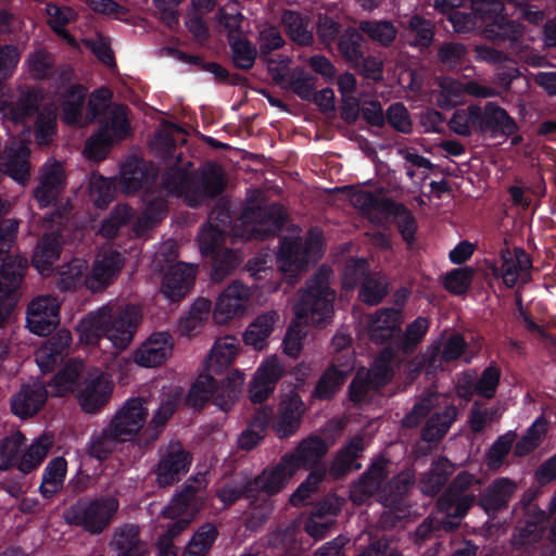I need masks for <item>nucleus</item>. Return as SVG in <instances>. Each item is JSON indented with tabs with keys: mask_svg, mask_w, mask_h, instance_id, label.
<instances>
[{
	"mask_svg": "<svg viewBox=\"0 0 556 556\" xmlns=\"http://www.w3.org/2000/svg\"><path fill=\"white\" fill-rule=\"evenodd\" d=\"M239 350L238 340L228 336L218 339L204 361L206 372L199 375L186 397V404L193 409H202L212 402L220 410L229 412L241 394L243 375L237 370L219 381L214 375H222L233 362Z\"/></svg>",
	"mask_w": 556,
	"mask_h": 556,
	"instance_id": "obj_1",
	"label": "nucleus"
},
{
	"mask_svg": "<svg viewBox=\"0 0 556 556\" xmlns=\"http://www.w3.org/2000/svg\"><path fill=\"white\" fill-rule=\"evenodd\" d=\"M331 274V268L323 265L299 290L293 305L295 321L290 324L282 341L286 355L292 358L300 355L306 336L302 325L320 327L331 319L336 299L329 281Z\"/></svg>",
	"mask_w": 556,
	"mask_h": 556,
	"instance_id": "obj_2",
	"label": "nucleus"
},
{
	"mask_svg": "<svg viewBox=\"0 0 556 556\" xmlns=\"http://www.w3.org/2000/svg\"><path fill=\"white\" fill-rule=\"evenodd\" d=\"M450 22L455 31L479 30L486 40L517 55L527 47L523 25L508 17L502 0H472L470 12L453 11Z\"/></svg>",
	"mask_w": 556,
	"mask_h": 556,
	"instance_id": "obj_3",
	"label": "nucleus"
},
{
	"mask_svg": "<svg viewBox=\"0 0 556 556\" xmlns=\"http://www.w3.org/2000/svg\"><path fill=\"white\" fill-rule=\"evenodd\" d=\"M162 182L169 193L184 198L185 203L192 208L217 198L227 186L225 172L212 161L192 172L175 164L166 168Z\"/></svg>",
	"mask_w": 556,
	"mask_h": 556,
	"instance_id": "obj_4",
	"label": "nucleus"
},
{
	"mask_svg": "<svg viewBox=\"0 0 556 556\" xmlns=\"http://www.w3.org/2000/svg\"><path fill=\"white\" fill-rule=\"evenodd\" d=\"M142 320V312L134 304L104 306L97 314L84 319L78 329L80 339L97 344L101 338L109 339L118 350L129 346Z\"/></svg>",
	"mask_w": 556,
	"mask_h": 556,
	"instance_id": "obj_5",
	"label": "nucleus"
},
{
	"mask_svg": "<svg viewBox=\"0 0 556 556\" xmlns=\"http://www.w3.org/2000/svg\"><path fill=\"white\" fill-rule=\"evenodd\" d=\"M119 510V501L111 494L80 497L63 511L66 525L79 528L90 536L106 532Z\"/></svg>",
	"mask_w": 556,
	"mask_h": 556,
	"instance_id": "obj_6",
	"label": "nucleus"
},
{
	"mask_svg": "<svg viewBox=\"0 0 556 556\" xmlns=\"http://www.w3.org/2000/svg\"><path fill=\"white\" fill-rule=\"evenodd\" d=\"M294 475L290 462L282 456L276 466L266 467L256 477L249 478L256 504V509L248 518L249 528H256L268 520L274 510L270 497L280 493Z\"/></svg>",
	"mask_w": 556,
	"mask_h": 556,
	"instance_id": "obj_7",
	"label": "nucleus"
},
{
	"mask_svg": "<svg viewBox=\"0 0 556 556\" xmlns=\"http://www.w3.org/2000/svg\"><path fill=\"white\" fill-rule=\"evenodd\" d=\"M130 135V125L124 109L113 110L99 129L86 141L85 152L89 159L104 160L112 146Z\"/></svg>",
	"mask_w": 556,
	"mask_h": 556,
	"instance_id": "obj_8",
	"label": "nucleus"
},
{
	"mask_svg": "<svg viewBox=\"0 0 556 556\" xmlns=\"http://www.w3.org/2000/svg\"><path fill=\"white\" fill-rule=\"evenodd\" d=\"M241 216L244 223L253 225L252 237L257 240H266L277 235L286 223L285 210L277 203L245 206Z\"/></svg>",
	"mask_w": 556,
	"mask_h": 556,
	"instance_id": "obj_9",
	"label": "nucleus"
},
{
	"mask_svg": "<svg viewBox=\"0 0 556 556\" xmlns=\"http://www.w3.org/2000/svg\"><path fill=\"white\" fill-rule=\"evenodd\" d=\"M147 416V401L143 397H130L125 401L108 425L109 432L116 433L126 441L143 428Z\"/></svg>",
	"mask_w": 556,
	"mask_h": 556,
	"instance_id": "obj_10",
	"label": "nucleus"
},
{
	"mask_svg": "<svg viewBox=\"0 0 556 556\" xmlns=\"http://www.w3.org/2000/svg\"><path fill=\"white\" fill-rule=\"evenodd\" d=\"M27 328L30 332L46 337L51 334L60 324V303L52 295L34 299L26 315Z\"/></svg>",
	"mask_w": 556,
	"mask_h": 556,
	"instance_id": "obj_11",
	"label": "nucleus"
},
{
	"mask_svg": "<svg viewBox=\"0 0 556 556\" xmlns=\"http://www.w3.org/2000/svg\"><path fill=\"white\" fill-rule=\"evenodd\" d=\"M473 118L477 119V132L491 138L510 137L519 129L516 121L496 102H486L483 108L478 105Z\"/></svg>",
	"mask_w": 556,
	"mask_h": 556,
	"instance_id": "obj_12",
	"label": "nucleus"
},
{
	"mask_svg": "<svg viewBox=\"0 0 556 556\" xmlns=\"http://www.w3.org/2000/svg\"><path fill=\"white\" fill-rule=\"evenodd\" d=\"M88 90L81 84L61 81L54 90V100L60 108V118L68 126L81 124Z\"/></svg>",
	"mask_w": 556,
	"mask_h": 556,
	"instance_id": "obj_13",
	"label": "nucleus"
},
{
	"mask_svg": "<svg viewBox=\"0 0 556 556\" xmlns=\"http://www.w3.org/2000/svg\"><path fill=\"white\" fill-rule=\"evenodd\" d=\"M113 386L104 372H90L78 389V402L87 414L99 413L110 401Z\"/></svg>",
	"mask_w": 556,
	"mask_h": 556,
	"instance_id": "obj_14",
	"label": "nucleus"
},
{
	"mask_svg": "<svg viewBox=\"0 0 556 556\" xmlns=\"http://www.w3.org/2000/svg\"><path fill=\"white\" fill-rule=\"evenodd\" d=\"M306 407L296 392L283 396L279 403L277 415H274L271 429L279 439L294 435L301 427Z\"/></svg>",
	"mask_w": 556,
	"mask_h": 556,
	"instance_id": "obj_15",
	"label": "nucleus"
},
{
	"mask_svg": "<svg viewBox=\"0 0 556 556\" xmlns=\"http://www.w3.org/2000/svg\"><path fill=\"white\" fill-rule=\"evenodd\" d=\"M125 257L116 250H104L97 255L87 276V288L92 292L106 289L119 275Z\"/></svg>",
	"mask_w": 556,
	"mask_h": 556,
	"instance_id": "obj_16",
	"label": "nucleus"
},
{
	"mask_svg": "<svg viewBox=\"0 0 556 556\" xmlns=\"http://www.w3.org/2000/svg\"><path fill=\"white\" fill-rule=\"evenodd\" d=\"M64 245V237L60 228L47 230L39 236L31 255V265L45 277L55 269Z\"/></svg>",
	"mask_w": 556,
	"mask_h": 556,
	"instance_id": "obj_17",
	"label": "nucleus"
},
{
	"mask_svg": "<svg viewBox=\"0 0 556 556\" xmlns=\"http://www.w3.org/2000/svg\"><path fill=\"white\" fill-rule=\"evenodd\" d=\"M49 391L41 380L23 383L10 399L11 412L21 419L38 414L47 403Z\"/></svg>",
	"mask_w": 556,
	"mask_h": 556,
	"instance_id": "obj_18",
	"label": "nucleus"
},
{
	"mask_svg": "<svg viewBox=\"0 0 556 556\" xmlns=\"http://www.w3.org/2000/svg\"><path fill=\"white\" fill-rule=\"evenodd\" d=\"M501 265L493 266L495 277H502L507 288H514L523 276L530 277L533 267L532 257L523 248L516 247L511 252L508 248L500 251Z\"/></svg>",
	"mask_w": 556,
	"mask_h": 556,
	"instance_id": "obj_19",
	"label": "nucleus"
},
{
	"mask_svg": "<svg viewBox=\"0 0 556 556\" xmlns=\"http://www.w3.org/2000/svg\"><path fill=\"white\" fill-rule=\"evenodd\" d=\"M66 187V174L61 162L46 163L40 169L39 184L34 197L40 207L54 205Z\"/></svg>",
	"mask_w": 556,
	"mask_h": 556,
	"instance_id": "obj_20",
	"label": "nucleus"
},
{
	"mask_svg": "<svg viewBox=\"0 0 556 556\" xmlns=\"http://www.w3.org/2000/svg\"><path fill=\"white\" fill-rule=\"evenodd\" d=\"M402 323L403 316L400 309L394 307L378 309L368 325L370 341L377 345L386 344V346L395 348Z\"/></svg>",
	"mask_w": 556,
	"mask_h": 556,
	"instance_id": "obj_21",
	"label": "nucleus"
},
{
	"mask_svg": "<svg viewBox=\"0 0 556 556\" xmlns=\"http://www.w3.org/2000/svg\"><path fill=\"white\" fill-rule=\"evenodd\" d=\"M285 372L283 365L277 356L264 362L254 374L250 387L249 397L254 404H262L276 389V384Z\"/></svg>",
	"mask_w": 556,
	"mask_h": 556,
	"instance_id": "obj_22",
	"label": "nucleus"
},
{
	"mask_svg": "<svg viewBox=\"0 0 556 556\" xmlns=\"http://www.w3.org/2000/svg\"><path fill=\"white\" fill-rule=\"evenodd\" d=\"M365 452V441L362 434H355L339 448L328 468V475L334 480L346 477L352 471L362 468L358 462Z\"/></svg>",
	"mask_w": 556,
	"mask_h": 556,
	"instance_id": "obj_23",
	"label": "nucleus"
},
{
	"mask_svg": "<svg viewBox=\"0 0 556 556\" xmlns=\"http://www.w3.org/2000/svg\"><path fill=\"white\" fill-rule=\"evenodd\" d=\"M173 337L166 331L152 333L134 354V361L141 367L152 368L162 365L172 354Z\"/></svg>",
	"mask_w": 556,
	"mask_h": 556,
	"instance_id": "obj_24",
	"label": "nucleus"
},
{
	"mask_svg": "<svg viewBox=\"0 0 556 556\" xmlns=\"http://www.w3.org/2000/svg\"><path fill=\"white\" fill-rule=\"evenodd\" d=\"M329 445L317 434L303 439L295 450L283 456L290 462L291 468L296 472L300 468L308 469L316 466H325L321 459L328 453Z\"/></svg>",
	"mask_w": 556,
	"mask_h": 556,
	"instance_id": "obj_25",
	"label": "nucleus"
},
{
	"mask_svg": "<svg viewBox=\"0 0 556 556\" xmlns=\"http://www.w3.org/2000/svg\"><path fill=\"white\" fill-rule=\"evenodd\" d=\"M518 485L516 481L507 477H500L494 479L481 493L478 505L489 515L495 516L500 511L505 510L515 493Z\"/></svg>",
	"mask_w": 556,
	"mask_h": 556,
	"instance_id": "obj_26",
	"label": "nucleus"
},
{
	"mask_svg": "<svg viewBox=\"0 0 556 556\" xmlns=\"http://www.w3.org/2000/svg\"><path fill=\"white\" fill-rule=\"evenodd\" d=\"M308 262L309 249L301 239L285 237L280 241L277 265L285 275L296 277L301 271L307 269Z\"/></svg>",
	"mask_w": 556,
	"mask_h": 556,
	"instance_id": "obj_27",
	"label": "nucleus"
},
{
	"mask_svg": "<svg viewBox=\"0 0 556 556\" xmlns=\"http://www.w3.org/2000/svg\"><path fill=\"white\" fill-rule=\"evenodd\" d=\"M191 454L186 450L172 447L159 462L156 481L161 488L177 483L190 468Z\"/></svg>",
	"mask_w": 556,
	"mask_h": 556,
	"instance_id": "obj_28",
	"label": "nucleus"
},
{
	"mask_svg": "<svg viewBox=\"0 0 556 556\" xmlns=\"http://www.w3.org/2000/svg\"><path fill=\"white\" fill-rule=\"evenodd\" d=\"M249 296L250 289L247 286L238 280L232 281L216 300L213 313L216 323H226L242 314Z\"/></svg>",
	"mask_w": 556,
	"mask_h": 556,
	"instance_id": "obj_29",
	"label": "nucleus"
},
{
	"mask_svg": "<svg viewBox=\"0 0 556 556\" xmlns=\"http://www.w3.org/2000/svg\"><path fill=\"white\" fill-rule=\"evenodd\" d=\"M195 279V268L186 263L170 266L162 279L161 291L170 302H178L189 292Z\"/></svg>",
	"mask_w": 556,
	"mask_h": 556,
	"instance_id": "obj_30",
	"label": "nucleus"
},
{
	"mask_svg": "<svg viewBox=\"0 0 556 556\" xmlns=\"http://www.w3.org/2000/svg\"><path fill=\"white\" fill-rule=\"evenodd\" d=\"M72 340L70 330L60 329L46 342L36 355V361L41 371L54 370L67 354Z\"/></svg>",
	"mask_w": 556,
	"mask_h": 556,
	"instance_id": "obj_31",
	"label": "nucleus"
},
{
	"mask_svg": "<svg viewBox=\"0 0 556 556\" xmlns=\"http://www.w3.org/2000/svg\"><path fill=\"white\" fill-rule=\"evenodd\" d=\"M112 546L117 556H146L147 545L140 539V529L137 525L125 523L114 530Z\"/></svg>",
	"mask_w": 556,
	"mask_h": 556,
	"instance_id": "obj_32",
	"label": "nucleus"
},
{
	"mask_svg": "<svg viewBox=\"0 0 556 556\" xmlns=\"http://www.w3.org/2000/svg\"><path fill=\"white\" fill-rule=\"evenodd\" d=\"M227 40L233 66L243 71L251 70L257 58L256 47L247 37L241 36L240 27L230 29Z\"/></svg>",
	"mask_w": 556,
	"mask_h": 556,
	"instance_id": "obj_33",
	"label": "nucleus"
},
{
	"mask_svg": "<svg viewBox=\"0 0 556 556\" xmlns=\"http://www.w3.org/2000/svg\"><path fill=\"white\" fill-rule=\"evenodd\" d=\"M454 472V465L446 457L433 460L429 470L420 478L419 485L422 493L434 496L446 484Z\"/></svg>",
	"mask_w": 556,
	"mask_h": 556,
	"instance_id": "obj_34",
	"label": "nucleus"
},
{
	"mask_svg": "<svg viewBox=\"0 0 556 556\" xmlns=\"http://www.w3.org/2000/svg\"><path fill=\"white\" fill-rule=\"evenodd\" d=\"M396 353L394 348L384 346L375 357L370 369L365 374L374 390L386 387L392 380L394 374L392 364Z\"/></svg>",
	"mask_w": 556,
	"mask_h": 556,
	"instance_id": "obj_35",
	"label": "nucleus"
},
{
	"mask_svg": "<svg viewBox=\"0 0 556 556\" xmlns=\"http://www.w3.org/2000/svg\"><path fill=\"white\" fill-rule=\"evenodd\" d=\"M548 516L540 509L533 508L526 513L525 520L518 530V540L522 545L540 542L547 530Z\"/></svg>",
	"mask_w": 556,
	"mask_h": 556,
	"instance_id": "obj_36",
	"label": "nucleus"
},
{
	"mask_svg": "<svg viewBox=\"0 0 556 556\" xmlns=\"http://www.w3.org/2000/svg\"><path fill=\"white\" fill-rule=\"evenodd\" d=\"M83 363L70 361L61 368L49 383L53 396H64L68 393L78 391L81 378Z\"/></svg>",
	"mask_w": 556,
	"mask_h": 556,
	"instance_id": "obj_37",
	"label": "nucleus"
},
{
	"mask_svg": "<svg viewBox=\"0 0 556 556\" xmlns=\"http://www.w3.org/2000/svg\"><path fill=\"white\" fill-rule=\"evenodd\" d=\"M428 329V318L422 316L415 318L406 326L405 331L400 330L397 340L395 341L396 352L405 356L414 354L427 334Z\"/></svg>",
	"mask_w": 556,
	"mask_h": 556,
	"instance_id": "obj_38",
	"label": "nucleus"
},
{
	"mask_svg": "<svg viewBox=\"0 0 556 556\" xmlns=\"http://www.w3.org/2000/svg\"><path fill=\"white\" fill-rule=\"evenodd\" d=\"M457 410L455 406H447L442 412L430 416L421 430V440L428 443H438L447 433L456 420Z\"/></svg>",
	"mask_w": 556,
	"mask_h": 556,
	"instance_id": "obj_39",
	"label": "nucleus"
},
{
	"mask_svg": "<svg viewBox=\"0 0 556 556\" xmlns=\"http://www.w3.org/2000/svg\"><path fill=\"white\" fill-rule=\"evenodd\" d=\"M67 463L64 457H54L42 472L39 492L46 500H51L63 488Z\"/></svg>",
	"mask_w": 556,
	"mask_h": 556,
	"instance_id": "obj_40",
	"label": "nucleus"
},
{
	"mask_svg": "<svg viewBox=\"0 0 556 556\" xmlns=\"http://www.w3.org/2000/svg\"><path fill=\"white\" fill-rule=\"evenodd\" d=\"M177 407V402L173 399L163 401L152 416L148 426L143 429V432L139 438L140 443L144 446L154 443L163 432L168 420L176 413Z\"/></svg>",
	"mask_w": 556,
	"mask_h": 556,
	"instance_id": "obj_41",
	"label": "nucleus"
},
{
	"mask_svg": "<svg viewBox=\"0 0 556 556\" xmlns=\"http://www.w3.org/2000/svg\"><path fill=\"white\" fill-rule=\"evenodd\" d=\"M383 215L394 218L403 241L410 248L416 241V232L418 229L414 214L403 203L392 200Z\"/></svg>",
	"mask_w": 556,
	"mask_h": 556,
	"instance_id": "obj_42",
	"label": "nucleus"
},
{
	"mask_svg": "<svg viewBox=\"0 0 556 556\" xmlns=\"http://www.w3.org/2000/svg\"><path fill=\"white\" fill-rule=\"evenodd\" d=\"M277 319L278 315L274 311L257 316L243 333L245 344L262 350L267 338L271 334Z\"/></svg>",
	"mask_w": 556,
	"mask_h": 556,
	"instance_id": "obj_43",
	"label": "nucleus"
},
{
	"mask_svg": "<svg viewBox=\"0 0 556 556\" xmlns=\"http://www.w3.org/2000/svg\"><path fill=\"white\" fill-rule=\"evenodd\" d=\"M282 24L289 38L299 46H309L314 41L309 28V18L299 12L286 10L282 14Z\"/></svg>",
	"mask_w": 556,
	"mask_h": 556,
	"instance_id": "obj_44",
	"label": "nucleus"
},
{
	"mask_svg": "<svg viewBox=\"0 0 556 556\" xmlns=\"http://www.w3.org/2000/svg\"><path fill=\"white\" fill-rule=\"evenodd\" d=\"M348 374L337 366H329L316 382L312 396L319 401H329L339 392Z\"/></svg>",
	"mask_w": 556,
	"mask_h": 556,
	"instance_id": "obj_45",
	"label": "nucleus"
},
{
	"mask_svg": "<svg viewBox=\"0 0 556 556\" xmlns=\"http://www.w3.org/2000/svg\"><path fill=\"white\" fill-rule=\"evenodd\" d=\"M42 100L40 90L31 88L23 92L20 98L7 109V115L15 124L24 122L33 116L39 108Z\"/></svg>",
	"mask_w": 556,
	"mask_h": 556,
	"instance_id": "obj_46",
	"label": "nucleus"
},
{
	"mask_svg": "<svg viewBox=\"0 0 556 556\" xmlns=\"http://www.w3.org/2000/svg\"><path fill=\"white\" fill-rule=\"evenodd\" d=\"M88 264L85 260L73 258L59 270V288L63 291L76 290L87 287Z\"/></svg>",
	"mask_w": 556,
	"mask_h": 556,
	"instance_id": "obj_47",
	"label": "nucleus"
},
{
	"mask_svg": "<svg viewBox=\"0 0 556 556\" xmlns=\"http://www.w3.org/2000/svg\"><path fill=\"white\" fill-rule=\"evenodd\" d=\"M416 482L414 469H405L395 475L383 488L382 493L390 504H400Z\"/></svg>",
	"mask_w": 556,
	"mask_h": 556,
	"instance_id": "obj_48",
	"label": "nucleus"
},
{
	"mask_svg": "<svg viewBox=\"0 0 556 556\" xmlns=\"http://www.w3.org/2000/svg\"><path fill=\"white\" fill-rule=\"evenodd\" d=\"M216 496L225 506H231L240 498H245L249 501L251 513L256 509L253 489L249 485V478H244L241 482L230 481L225 483L217 490Z\"/></svg>",
	"mask_w": 556,
	"mask_h": 556,
	"instance_id": "obj_49",
	"label": "nucleus"
},
{
	"mask_svg": "<svg viewBox=\"0 0 556 556\" xmlns=\"http://www.w3.org/2000/svg\"><path fill=\"white\" fill-rule=\"evenodd\" d=\"M438 86L440 92L435 101L442 110H452L464 101L466 96L465 84L451 77H440Z\"/></svg>",
	"mask_w": 556,
	"mask_h": 556,
	"instance_id": "obj_50",
	"label": "nucleus"
},
{
	"mask_svg": "<svg viewBox=\"0 0 556 556\" xmlns=\"http://www.w3.org/2000/svg\"><path fill=\"white\" fill-rule=\"evenodd\" d=\"M122 179L126 191L131 193L148 187L152 180L146 163L139 159L126 162L122 169Z\"/></svg>",
	"mask_w": 556,
	"mask_h": 556,
	"instance_id": "obj_51",
	"label": "nucleus"
},
{
	"mask_svg": "<svg viewBox=\"0 0 556 556\" xmlns=\"http://www.w3.org/2000/svg\"><path fill=\"white\" fill-rule=\"evenodd\" d=\"M135 211L128 204L115 205L109 216L101 223L99 233L106 239L117 237L119 229L127 226L134 218Z\"/></svg>",
	"mask_w": 556,
	"mask_h": 556,
	"instance_id": "obj_52",
	"label": "nucleus"
},
{
	"mask_svg": "<svg viewBox=\"0 0 556 556\" xmlns=\"http://www.w3.org/2000/svg\"><path fill=\"white\" fill-rule=\"evenodd\" d=\"M211 261V279L213 282H220L241 264V256L238 251L225 248L217 255H213Z\"/></svg>",
	"mask_w": 556,
	"mask_h": 556,
	"instance_id": "obj_53",
	"label": "nucleus"
},
{
	"mask_svg": "<svg viewBox=\"0 0 556 556\" xmlns=\"http://www.w3.org/2000/svg\"><path fill=\"white\" fill-rule=\"evenodd\" d=\"M546 433V422L539 417L527 430L526 433L515 443L514 454L517 457H525L535 451Z\"/></svg>",
	"mask_w": 556,
	"mask_h": 556,
	"instance_id": "obj_54",
	"label": "nucleus"
},
{
	"mask_svg": "<svg viewBox=\"0 0 556 556\" xmlns=\"http://www.w3.org/2000/svg\"><path fill=\"white\" fill-rule=\"evenodd\" d=\"M359 30L382 47H389L397 35L396 27L390 21H362Z\"/></svg>",
	"mask_w": 556,
	"mask_h": 556,
	"instance_id": "obj_55",
	"label": "nucleus"
},
{
	"mask_svg": "<svg viewBox=\"0 0 556 556\" xmlns=\"http://www.w3.org/2000/svg\"><path fill=\"white\" fill-rule=\"evenodd\" d=\"M475 269L470 266L453 268L443 279V287L453 295H465L471 287Z\"/></svg>",
	"mask_w": 556,
	"mask_h": 556,
	"instance_id": "obj_56",
	"label": "nucleus"
},
{
	"mask_svg": "<svg viewBox=\"0 0 556 556\" xmlns=\"http://www.w3.org/2000/svg\"><path fill=\"white\" fill-rule=\"evenodd\" d=\"M363 35L354 28L346 29L339 38L338 49L348 63L353 65L364 55Z\"/></svg>",
	"mask_w": 556,
	"mask_h": 556,
	"instance_id": "obj_57",
	"label": "nucleus"
},
{
	"mask_svg": "<svg viewBox=\"0 0 556 556\" xmlns=\"http://www.w3.org/2000/svg\"><path fill=\"white\" fill-rule=\"evenodd\" d=\"M217 535L218 531L214 525H202L193 534L190 544L182 556H206Z\"/></svg>",
	"mask_w": 556,
	"mask_h": 556,
	"instance_id": "obj_58",
	"label": "nucleus"
},
{
	"mask_svg": "<svg viewBox=\"0 0 556 556\" xmlns=\"http://www.w3.org/2000/svg\"><path fill=\"white\" fill-rule=\"evenodd\" d=\"M30 150L21 144L8 159L5 164L8 175L15 181L25 182L30 176Z\"/></svg>",
	"mask_w": 556,
	"mask_h": 556,
	"instance_id": "obj_59",
	"label": "nucleus"
},
{
	"mask_svg": "<svg viewBox=\"0 0 556 556\" xmlns=\"http://www.w3.org/2000/svg\"><path fill=\"white\" fill-rule=\"evenodd\" d=\"M224 241L225 231L210 223L202 227L198 237L199 249L202 255L206 257H212L224 251L225 248H222Z\"/></svg>",
	"mask_w": 556,
	"mask_h": 556,
	"instance_id": "obj_60",
	"label": "nucleus"
},
{
	"mask_svg": "<svg viewBox=\"0 0 556 556\" xmlns=\"http://www.w3.org/2000/svg\"><path fill=\"white\" fill-rule=\"evenodd\" d=\"M122 441V438L116 433L114 435V433L109 432V426H106L100 434L91 438L87 452L90 457L102 462L111 455L116 444Z\"/></svg>",
	"mask_w": 556,
	"mask_h": 556,
	"instance_id": "obj_61",
	"label": "nucleus"
},
{
	"mask_svg": "<svg viewBox=\"0 0 556 556\" xmlns=\"http://www.w3.org/2000/svg\"><path fill=\"white\" fill-rule=\"evenodd\" d=\"M50 450V445L41 440L35 441L22 454L16 463L17 469L24 475H28L36 470L45 460Z\"/></svg>",
	"mask_w": 556,
	"mask_h": 556,
	"instance_id": "obj_62",
	"label": "nucleus"
},
{
	"mask_svg": "<svg viewBox=\"0 0 556 556\" xmlns=\"http://www.w3.org/2000/svg\"><path fill=\"white\" fill-rule=\"evenodd\" d=\"M166 214L167 203L163 199L150 201L135 224V231L139 233L140 231L152 229L166 217Z\"/></svg>",
	"mask_w": 556,
	"mask_h": 556,
	"instance_id": "obj_63",
	"label": "nucleus"
},
{
	"mask_svg": "<svg viewBox=\"0 0 556 556\" xmlns=\"http://www.w3.org/2000/svg\"><path fill=\"white\" fill-rule=\"evenodd\" d=\"M407 29L414 37L412 46L428 48L431 46L434 37V25L430 20L420 15H413L408 20Z\"/></svg>",
	"mask_w": 556,
	"mask_h": 556,
	"instance_id": "obj_64",
	"label": "nucleus"
}]
</instances>
